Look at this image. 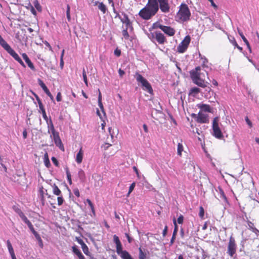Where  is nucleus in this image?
<instances>
[{"instance_id": "f3484780", "label": "nucleus", "mask_w": 259, "mask_h": 259, "mask_svg": "<svg viewBox=\"0 0 259 259\" xmlns=\"http://www.w3.org/2000/svg\"><path fill=\"white\" fill-rule=\"evenodd\" d=\"M76 241L81 245L82 251L86 255H89L90 253L89 248L88 246L84 243L83 241L79 238H76Z\"/></svg>"}, {"instance_id": "473e14b6", "label": "nucleus", "mask_w": 259, "mask_h": 259, "mask_svg": "<svg viewBox=\"0 0 259 259\" xmlns=\"http://www.w3.org/2000/svg\"><path fill=\"white\" fill-rule=\"evenodd\" d=\"M173 223L175 226V228H174V230L173 231L172 236H176L177 232H178V225L177 224V221H176L175 218H174L173 219Z\"/></svg>"}, {"instance_id": "69168bd1", "label": "nucleus", "mask_w": 259, "mask_h": 259, "mask_svg": "<svg viewBox=\"0 0 259 259\" xmlns=\"http://www.w3.org/2000/svg\"><path fill=\"white\" fill-rule=\"evenodd\" d=\"M30 11L34 15H36V11L35 10L34 8L31 5L30 6Z\"/></svg>"}, {"instance_id": "aec40b11", "label": "nucleus", "mask_w": 259, "mask_h": 259, "mask_svg": "<svg viewBox=\"0 0 259 259\" xmlns=\"http://www.w3.org/2000/svg\"><path fill=\"white\" fill-rule=\"evenodd\" d=\"M83 156V151L82 150V148L81 147L79 149V151L78 152V153L76 154L75 160H76V162H77V163L80 164L82 162Z\"/></svg>"}, {"instance_id": "72a5a7b5", "label": "nucleus", "mask_w": 259, "mask_h": 259, "mask_svg": "<svg viewBox=\"0 0 259 259\" xmlns=\"http://www.w3.org/2000/svg\"><path fill=\"white\" fill-rule=\"evenodd\" d=\"M129 27H125V29H123L122 31V35L125 39H128L129 38L130 35L127 32V29Z\"/></svg>"}, {"instance_id": "ea45409f", "label": "nucleus", "mask_w": 259, "mask_h": 259, "mask_svg": "<svg viewBox=\"0 0 259 259\" xmlns=\"http://www.w3.org/2000/svg\"><path fill=\"white\" fill-rule=\"evenodd\" d=\"M13 209L16 212H17L19 214V216H20L21 215H22V214L23 213L21 210L16 205L13 206Z\"/></svg>"}, {"instance_id": "a211bd4d", "label": "nucleus", "mask_w": 259, "mask_h": 259, "mask_svg": "<svg viewBox=\"0 0 259 259\" xmlns=\"http://www.w3.org/2000/svg\"><path fill=\"white\" fill-rule=\"evenodd\" d=\"M197 107L200 109L199 112H206L211 113L212 112L211 108L209 105L204 104H199L197 105Z\"/></svg>"}, {"instance_id": "79ce46f5", "label": "nucleus", "mask_w": 259, "mask_h": 259, "mask_svg": "<svg viewBox=\"0 0 259 259\" xmlns=\"http://www.w3.org/2000/svg\"><path fill=\"white\" fill-rule=\"evenodd\" d=\"M57 201H58V205L60 206L61 205L63 202H64V199L63 198V196L62 194L60 196H58L57 198Z\"/></svg>"}, {"instance_id": "7ed1b4c3", "label": "nucleus", "mask_w": 259, "mask_h": 259, "mask_svg": "<svg viewBox=\"0 0 259 259\" xmlns=\"http://www.w3.org/2000/svg\"><path fill=\"white\" fill-rule=\"evenodd\" d=\"M0 45L23 67L26 66L18 54L10 47V46L4 39L0 35Z\"/></svg>"}, {"instance_id": "2eb2a0df", "label": "nucleus", "mask_w": 259, "mask_h": 259, "mask_svg": "<svg viewBox=\"0 0 259 259\" xmlns=\"http://www.w3.org/2000/svg\"><path fill=\"white\" fill-rule=\"evenodd\" d=\"M39 84L41 87L44 91L46 93V94L50 98L51 100L54 101V97L51 94V92H50L49 90L48 89L46 84L44 83V82L40 80L39 79Z\"/></svg>"}, {"instance_id": "ddd939ff", "label": "nucleus", "mask_w": 259, "mask_h": 259, "mask_svg": "<svg viewBox=\"0 0 259 259\" xmlns=\"http://www.w3.org/2000/svg\"><path fill=\"white\" fill-rule=\"evenodd\" d=\"M153 37L155 38L159 44L163 45L167 41L164 34L158 31H156L154 32Z\"/></svg>"}, {"instance_id": "052dcab7", "label": "nucleus", "mask_w": 259, "mask_h": 259, "mask_svg": "<svg viewBox=\"0 0 259 259\" xmlns=\"http://www.w3.org/2000/svg\"><path fill=\"white\" fill-rule=\"evenodd\" d=\"M118 73L119 76L122 77L123 75L125 74V72L122 70L121 68H119L118 70Z\"/></svg>"}, {"instance_id": "8fccbe9b", "label": "nucleus", "mask_w": 259, "mask_h": 259, "mask_svg": "<svg viewBox=\"0 0 259 259\" xmlns=\"http://www.w3.org/2000/svg\"><path fill=\"white\" fill-rule=\"evenodd\" d=\"M33 95L34 96V97H35L36 98V100H37V102H38V106L40 105H41L42 104L40 98H39V97L37 95H36L35 93H33Z\"/></svg>"}, {"instance_id": "bb28decb", "label": "nucleus", "mask_w": 259, "mask_h": 259, "mask_svg": "<svg viewBox=\"0 0 259 259\" xmlns=\"http://www.w3.org/2000/svg\"><path fill=\"white\" fill-rule=\"evenodd\" d=\"M56 146L58 147L61 151H64V145L62 142V141L61 139H58V140H56L54 142Z\"/></svg>"}, {"instance_id": "f257e3e1", "label": "nucleus", "mask_w": 259, "mask_h": 259, "mask_svg": "<svg viewBox=\"0 0 259 259\" xmlns=\"http://www.w3.org/2000/svg\"><path fill=\"white\" fill-rule=\"evenodd\" d=\"M157 0H148L145 6L139 12V16L143 20H148L154 16L159 11V5Z\"/></svg>"}, {"instance_id": "5fc2aeb1", "label": "nucleus", "mask_w": 259, "mask_h": 259, "mask_svg": "<svg viewBox=\"0 0 259 259\" xmlns=\"http://www.w3.org/2000/svg\"><path fill=\"white\" fill-rule=\"evenodd\" d=\"M74 194L77 197L80 196V193L79 190L77 188L74 189L73 190Z\"/></svg>"}, {"instance_id": "c03bdc74", "label": "nucleus", "mask_w": 259, "mask_h": 259, "mask_svg": "<svg viewBox=\"0 0 259 259\" xmlns=\"http://www.w3.org/2000/svg\"><path fill=\"white\" fill-rule=\"evenodd\" d=\"M34 6L35 8L38 11L40 12L41 11V7L37 1H36L35 2H34Z\"/></svg>"}, {"instance_id": "f8f14e48", "label": "nucleus", "mask_w": 259, "mask_h": 259, "mask_svg": "<svg viewBox=\"0 0 259 259\" xmlns=\"http://www.w3.org/2000/svg\"><path fill=\"white\" fill-rule=\"evenodd\" d=\"M113 241L116 244V252L120 255L123 253V251H124V250H122V244L119 239V237L116 235L113 236Z\"/></svg>"}, {"instance_id": "f704fd0d", "label": "nucleus", "mask_w": 259, "mask_h": 259, "mask_svg": "<svg viewBox=\"0 0 259 259\" xmlns=\"http://www.w3.org/2000/svg\"><path fill=\"white\" fill-rule=\"evenodd\" d=\"M139 259H146V254L142 250L141 247L139 248Z\"/></svg>"}, {"instance_id": "7c9ffc66", "label": "nucleus", "mask_w": 259, "mask_h": 259, "mask_svg": "<svg viewBox=\"0 0 259 259\" xmlns=\"http://www.w3.org/2000/svg\"><path fill=\"white\" fill-rule=\"evenodd\" d=\"M72 249L73 253H75L78 256V257L82 255L80 250L77 248L76 245L73 246L72 247Z\"/></svg>"}, {"instance_id": "13d9d810", "label": "nucleus", "mask_w": 259, "mask_h": 259, "mask_svg": "<svg viewBox=\"0 0 259 259\" xmlns=\"http://www.w3.org/2000/svg\"><path fill=\"white\" fill-rule=\"evenodd\" d=\"M39 193H40L41 200L44 201L45 198H44V191H43L42 188L39 190Z\"/></svg>"}, {"instance_id": "49530a36", "label": "nucleus", "mask_w": 259, "mask_h": 259, "mask_svg": "<svg viewBox=\"0 0 259 259\" xmlns=\"http://www.w3.org/2000/svg\"><path fill=\"white\" fill-rule=\"evenodd\" d=\"M184 221V217L182 214H180L178 217L177 222L179 224H182Z\"/></svg>"}, {"instance_id": "39448f33", "label": "nucleus", "mask_w": 259, "mask_h": 259, "mask_svg": "<svg viewBox=\"0 0 259 259\" xmlns=\"http://www.w3.org/2000/svg\"><path fill=\"white\" fill-rule=\"evenodd\" d=\"M135 77L138 82L140 83L142 89L150 94H153V91L151 85L148 81L145 79L141 74L136 72Z\"/></svg>"}, {"instance_id": "5701e85b", "label": "nucleus", "mask_w": 259, "mask_h": 259, "mask_svg": "<svg viewBox=\"0 0 259 259\" xmlns=\"http://www.w3.org/2000/svg\"><path fill=\"white\" fill-rule=\"evenodd\" d=\"M182 142V140H181V142L178 143L177 148V154L180 157L182 156V152L184 151V147Z\"/></svg>"}, {"instance_id": "a878e982", "label": "nucleus", "mask_w": 259, "mask_h": 259, "mask_svg": "<svg viewBox=\"0 0 259 259\" xmlns=\"http://www.w3.org/2000/svg\"><path fill=\"white\" fill-rule=\"evenodd\" d=\"M53 187V193L54 195L60 196L62 194V192L58 186L56 184H54Z\"/></svg>"}, {"instance_id": "a19ab883", "label": "nucleus", "mask_w": 259, "mask_h": 259, "mask_svg": "<svg viewBox=\"0 0 259 259\" xmlns=\"http://www.w3.org/2000/svg\"><path fill=\"white\" fill-rule=\"evenodd\" d=\"M135 186H136V183L135 182H133L131 185V186H130V187L129 188L128 192L127 194V196H128L130 195V194L132 193V192L134 189V188L135 187Z\"/></svg>"}, {"instance_id": "6e6d98bb", "label": "nucleus", "mask_w": 259, "mask_h": 259, "mask_svg": "<svg viewBox=\"0 0 259 259\" xmlns=\"http://www.w3.org/2000/svg\"><path fill=\"white\" fill-rule=\"evenodd\" d=\"M56 100L58 102H60L62 100V95H61V93L60 92H58L57 93V97H56Z\"/></svg>"}, {"instance_id": "f03ea898", "label": "nucleus", "mask_w": 259, "mask_h": 259, "mask_svg": "<svg viewBox=\"0 0 259 259\" xmlns=\"http://www.w3.org/2000/svg\"><path fill=\"white\" fill-rule=\"evenodd\" d=\"M205 73L207 72L201 69L200 66H197L190 71V75L194 83L198 86L204 88L206 87L205 81Z\"/></svg>"}, {"instance_id": "9d476101", "label": "nucleus", "mask_w": 259, "mask_h": 259, "mask_svg": "<svg viewBox=\"0 0 259 259\" xmlns=\"http://www.w3.org/2000/svg\"><path fill=\"white\" fill-rule=\"evenodd\" d=\"M192 116L196 118V121L198 123H207L209 122V118L208 114L204 113L202 112H199L197 115H196L195 114H193Z\"/></svg>"}, {"instance_id": "680f3d73", "label": "nucleus", "mask_w": 259, "mask_h": 259, "mask_svg": "<svg viewBox=\"0 0 259 259\" xmlns=\"http://www.w3.org/2000/svg\"><path fill=\"white\" fill-rule=\"evenodd\" d=\"M82 76H83V80H87V75L86 71H85L84 68L83 69Z\"/></svg>"}, {"instance_id": "9b49d317", "label": "nucleus", "mask_w": 259, "mask_h": 259, "mask_svg": "<svg viewBox=\"0 0 259 259\" xmlns=\"http://www.w3.org/2000/svg\"><path fill=\"white\" fill-rule=\"evenodd\" d=\"M157 27L169 36H172L175 34V29L170 26L159 24Z\"/></svg>"}, {"instance_id": "412c9836", "label": "nucleus", "mask_w": 259, "mask_h": 259, "mask_svg": "<svg viewBox=\"0 0 259 259\" xmlns=\"http://www.w3.org/2000/svg\"><path fill=\"white\" fill-rule=\"evenodd\" d=\"M199 57L202 61L201 65H202V67L204 68L208 67L207 64H208V61L207 59L205 57L203 56L200 53H199Z\"/></svg>"}, {"instance_id": "37998d69", "label": "nucleus", "mask_w": 259, "mask_h": 259, "mask_svg": "<svg viewBox=\"0 0 259 259\" xmlns=\"http://www.w3.org/2000/svg\"><path fill=\"white\" fill-rule=\"evenodd\" d=\"M70 11V7L69 5H67V10H66V15H67V20L68 21H70V20H71Z\"/></svg>"}, {"instance_id": "338daca9", "label": "nucleus", "mask_w": 259, "mask_h": 259, "mask_svg": "<svg viewBox=\"0 0 259 259\" xmlns=\"http://www.w3.org/2000/svg\"><path fill=\"white\" fill-rule=\"evenodd\" d=\"M20 217L24 222L28 220L27 218L25 215L24 213L22 214V215H21Z\"/></svg>"}, {"instance_id": "864d4df0", "label": "nucleus", "mask_w": 259, "mask_h": 259, "mask_svg": "<svg viewBox=\"0 0 259 259\" xmlns=\"http://www.w3.org/2000/svg\"><path fill=\"white\" fill-rule=\"evenodd\" d=\"M245 120L247 123V124L249 125L250 127H251L252 126V122L249 119L248 117L247 116H246L245 118Z\"/></svg>"}, {"instance_id": "bf43d9fd", "label": "nucleus", "mask_w": 259, "mask_h": 259, "mask_svg": "<svg viewBox=\"0 0 259 259\" xmlns=\"http://www.w3.org/2000/svg\"><path fill=\"white\" fill-rule=\"evenodd\" d=\"M64 50H63L62 52L61 56V59H60V65L62 67L63 66V57L64 55Z\"/></svg>"}, {"instance_id": "c9c22d12", "label": "nucleus", "mask_w": 259, "mask_h": 259, "mask_svg": "<svg viewBox=\"0 0 259 259\" xmlns=\"http://www.w3.org/2000/svg\"><path fill=\"white\" fill-rule=\"evenodd\" d=\"M51 137H52L54 142L60 138L59 136V134L58 132H56L55 133H52V135H51Z\"/></svg>"}, {"instance_id": "de8ad7c7", "label": "nucleus", "mask_w": 259, "mask_h": 259, "mask_svg": "<svg viewBox=\"0 0 259 259\" xmlns=\"http://www.w3.org/2000/svg\"><path fill=\"white\" fill-rule=\"evenodd\" d=\"M220 194H221V197L225 201H227V197L225 194V193L223 191V190L222 189H220Z\"/></svg>"}, {"instance_id": "4be33fe9", "label": "nucleus", "mask_w": 259, "mask_h": 259, "mask_svg": "<svg viewBox=\"0 0 259 259\" xmlns=\"http://www.w3.org/2000/svg\"><path fill=\"white\" fill-rule=\"evenodd\" d=\"M98 7L99 9L103 13L105 14L107 11L106 5L103 2H98Z\"/></svg>"}, {"instance_id": "b1692460", "label": "nucleus", "mask_w": 259, "mask_h": 259, "mask_svg": "<svg viewBox=\"0 0 259 259\" xmlns=\"http://www.w3.org/2000/svg\"><path fill=\"white\" fill-rule=\"evenodd\" d=\"M200 92V90L199 88H198L197 87H193L190 89V90L189 91V94L192 95L193 96H195L196 95H197Z\"/></svg>"}, {"instance_id": "58836bf2", "label": "nucleus", "mask_w": 259, "mask_h": 259, "mask_svg": "<svg viewBox=\"0 0 259 259\" xmlns=\"http://www.w3.org/2000/svg\"><path fill=\"white\" fill-rule=\"evenodd\" d=\"M49 130L51 131L52 134L57 132L55 129L54 124L51 119L50 120V125L49 126Z\"/></svg>"}, {"instance_id": "603ef678", "label": "nucleus", "mask_w": 259, "mask_h": 259, "mask_svg": "<svg viewBox=\"0 0 259 259\" xmlns=\"http://www.w3.org/2000/svg\"><path fill=\"white\" fill-rule=\"evenodd\" d=\"M114 53L115 55H116L117 57H119L121 55V51L120 50L117 48L114 50Z\"/></svg>"}, {"instance_id": "774afa93", "label": "nucleus", "mask_w": 259, "mask_h": 259, "mask_svg": "<svg viewBox=\"0 0 259 259\" xmlns=\"http://www.w3.org/2000/svg\"><path fill=\"white\" fill-rule=\"evenodd\" d=\"M167 232V226H165L164 227V229L162 232V235L163 236H165L166 235Z\"/></svg>"}, {"instance_id": "3c124183", "label": "nucleus", "mask_w": 259, "mask_h": 259, "mask_svg": "<svg viewBox=\"0 0 259 259\" xmlns=\"http://www.w3.org/2000/svg\"><path fill=\"white\" fill-rule=\"evenodd\" d=\"M113 12L116 14L115 18H118L120 20H121L122 16L120 15L117 12H116L114 8H113Z\"/></svg>"}, {"instance_id": "0e129e2a", "label": "nucleus", "mask_w": 259, "mask_h": 259, "mask_svg": "<svg viewBox=\"0 0 259 259\" xmlns=\"http://www.w3.org/2000/svg\"><path fill=\"white\" fill-rule=\"evenodd\" d=\"M125 235L127 239V241H128V243H131L133 241L132 238L130 236V235L127 233H125Z\"/></svg>"}, {"instance_id": "c85d7f7f", "label": "nucleus", "mask_w": 259, "mask_h": 259, "mask_svg": "<svg viewBox=\"0 0 259 259\" xmlns=\"http://www.w3.org/2000/svg\"><path fill=\"white\" fill-rule=\"evenodd\" d=\"M7 244L8 249L9 250L10 255H12L15 254V252H14V250L13 248V246H12V245L11 243V242L9 240H8L7 241Z\"/></svg>"}, {"instance_id": "423d86ee", "label": "nucleus", "mask_w": 259, "mask_h": 259, "mask_svg": "<svg viewBox=\"0 0 259 259\" xmlns=\"http://www.w3.org/2000/svg\"><path fill=\"white\" fill-rule=\"evenodd\" d=\"M219 117L213 118L212 122L213 135L217 139H221L223 138V134L219 126Z\"/></svg>"}, {"instance_id": "4c0bfd02", "label": "nucleus", "mask_w": 259, "mask_h": 259, "mask_svg": "<svg viewBox=\"0 0 259 259\" xmlns=\"http://www.w3.org/2000/svg\"><path fill=\"white\" fill-rule=\"evenodd\" d=\"M87 202H88V204L90 206L91 209L92 210V211L93 214L95 215V210L94 206V205H93V203L89 199H87Z\"/></svg>"}, {"instance_id": "1a4fd4ad", "label": "nucleus", "mask_w": 259, "mask_h": 259, "mask_svg": "<svg viewBox=\"0 0 259 259\" xmlns=\"http://www.w3.org/2000/svg\"><path fill=\"white\" fill-rule=\"evenodd\" d=\"M237 245L235 239L230 237L228 245L227 253L231 256L233 257L236 253Z\"/></svg>"}, {"instance_id": "6e6552de", "label": "nucleus", "mask_w": 259, "mask_h": 259, "mask_svg": "<svg viewBox=\"0 0 259 259\" xmlns=\"http://www.w3.org/2000/svg\"><path fill=\"white\" fill-rule=\"evenodd\" d=\"M159 10L163 13H168L170 11V6L168 0H157Z\"/></svg>"}, {"instance_id": "2f4dec72", "label": "nucleus", "mask_w": 259, "mask_h": 259, "mask_svg": "<svg viewBox=\"0 0 259 259\" xmlns=\"http://www.w3.org/2000/svg\"><path fill=\"white\" fill-rule=\"evenodd\" d=\"M34 232L33 233V235H34L35 237L37 239V240L38 241L39 243V245L42 247L43 246L42 244V239L40 236V235L37 233L36 231H34Z\"/></svg>"}, {"instance_id": "0eeeda50", "label": "nucleus", "mask_w": 259, "mask_h": 259, "mask_svg": "<svg viewBox=\"0 0 259 259\" xmlns=\"http://www.w3.org/2000/svg\"><path fill=\"white\" fill-rule=\"evenodd\" d=\"M191 41V37L189 35L185 36L182 41L177 47V52L179 53H184L187 50Z\"/></svg>"}, {"instance_id": "09e8293b", "label": "nucleus", "mask_w": 259, "mask_h": 259, "mask_svg": "<svg viewBox=\"0 0 259 259\" xmlns=\"http://www.w3.org/2000/svg\"><path fill=\"white\" fill-rule=\"evenodd\" d=\"M51 160L53 162V163L56 166H59V163L58 161L57 160V158L55 157H52L51 158Z\"/></svg>"}, {"instance_id": "20e7f679", "label": "nucleus", "mask_w": 259, "mask_h": 259, "mask_svg": "<svg viewBox=\"0 0 259 259\" xmlns=\"http://www.w3.org/2000/svg\"><path fill=\"white\" fill-rule=\"evenodd\" d=\"M177 17L182 22H186L190 20L191 12L187 5L185 3L181 4Z\"/></svg>"}, {"instance_id": "e433bc0d", "label": "nucleus", "mask_w": 259, "mask_h": 259, "mask_svg": "<svg viewBox=\"0 0 259 259\" xmlns=\"http://www.w3.org/2000/svg\"><path fill=\"white\" fill-rule=\"evenodd\" d=\"M204 210L203 207L201 206L199 207V216L200 218L201 219H204Z\"/></svg>"}, {"instance_id": "dca6fc26", "label": "nucleus", "mask_w": 259, "mask_h": 259, "mask_svg": "<svg viewBox=\"0 0 259 259\" xmlns=\"http://www.w3.org/2000/svg\"><path fill=\"white\" fill-rule=\"evenodd\" d=\"M22 57L27 64L28 66L33 71L35 70V67L26 53H23Z\"/></svg>"}, {"instance_id": "393cba45", "label": "nucleus", "mask_w": 259, "mask_h": 259, "mask_svg": "<svg viewBox=\"0 0 259 259\" xmlns=\"http://www.w3.org/2000/svg\"><path fill=\"white\" fill-rule=\"evenodd\" d=\"M39 108L41 112V113H42V117H43L44 119L47 122H48V116L47 115V114H46V111H45V108L44 107L43 104L39 105Z\"/></svg>"}, {"instance_id": "e2e57ef3", "label": "nucleus", "mask_w": 259, "mask_h": 259, "mask_svg": "<svg viewBox=\"0 0 259 259\" xmlns=\"http://www.w3.org/2000/svg\"><path fill=\"white\" fill-rule=\"evenodd\" d=\"M209 2L211 3V5L212 7H213L215 9H218V6L215 5V4L214 3L213 0H208Z\"/></svg>"}, {"instance_id": "4468645a", "label": "nucleus", "mask_w": 259, "mask_h": 259, "mask_svg": "<svg viewBox=\"0 0 259 259\" xmlns=\"http://www.w3.org/2000/svg\"><path fill=\"white\" fill-rule=\"evenodd\" d=\"M121 15L122 17L120 20L121 22L125 25V27H131V29H132V23L131 22L128 15L124 12L121 13Z\"/></svg>"}, {"instance_id": "cd10ccee", "label": "nucleus", "mask_w": 259, "mask_h": 259, "mask_svg": "<svg viewBox=\"0 0 259 259\" xmlns=\"http://www.w3.org/2000/svg\"><path fill=\"white\" fill-rule=\"evenodd\" d=\"M120 256L122 259H134L126 250H124Z\"/></svg>"}, {"instance_id": "a18cd8bd", "label": "nucleus", "mask_w": 259, "mask_h": 259, "mask_svg": "<svg viewBox=\"0 0 259 259\" xmlns=\"http://www.w3.org/2000/svg\"><path fill=\"white\" fill-rule=\"evenodd\" d=\"M238 32L239 34V35L241 36V38L242 39L243 41L244 42V43L247 42V39L246 38L245 36L243 35L242 32L240 30L238 29Z\"/></svg>"}, {"instance_id": "c756f323", "label": "nucleus", "mask_w": 259, "mask_h": 259, "mask_svg": "<svg viewBox=\"0 0 259 259\" xmlns=\"http://www.w3.org/2000/svg\"><path fill=\"white\" fill-rule=\"evenodd\" d=\"M65 171L66 173L68 182L70 185H71L72 183V180H71V175L70 172L69 171V168L67 166H66L65 168Z\"/></svg>"}, {"instance_id": "6ab92c4d", "label": "nucleus", "mask_w": 259, "mask_h": 259, "mask_svg": "<svg viewBox=\"0 0 259 259\" xmlns=\"http://www.w3.org/2000/svg\"><path fill=\"white\" fill-rule=\"evenodd\" d=\"M98 92L99 93L98 99V105L102 112L103 116L105 117L106 115V113H105V111L104 109L103 105L102 102V94H101V93L99 89L98 90Z\"/></svg>"}, {"instance_id": "4d7b16f0", "label": "nucleus", "mask_w": 259, "mask_h": 259, "mask_svg": "<svg viewBox=\"0 0 259 259\" xmlns=\"http://www.w3.org/2000/svg\"><path fill=\"white\" fill-rule=\"evenodd\" d=\"M45 165L48 168H49L50 166L51 163H50V160H49V158H47V159H45Z\"/></svg>"}]
</instances>
